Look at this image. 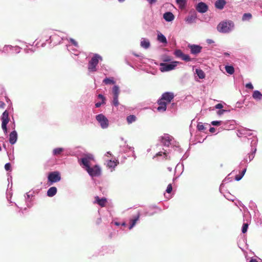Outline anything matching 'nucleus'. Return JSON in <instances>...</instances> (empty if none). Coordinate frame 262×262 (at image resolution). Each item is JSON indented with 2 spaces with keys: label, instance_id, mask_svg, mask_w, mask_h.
I'll list each match as a JSON object with an SVG mask.
<instances>
[{
  "label": "nucleus",
  "instance_id": "39",
  "mask_svg": "<svg viewBox=\"0 0 262 262\" xmlns=\"http://www.w3.org/2000/svg\"><path fill=\"white\" fill-rule=\"evenodd\" d=\"M221 121H213L211 122V124L215 126H219L221 124Z\"/></svg>",
  "mask_w": 262,
  "mask_h": 262
},
{
  "label": "nucleus",
  "instance_id": "24",
  "mask_svg": "<svg viewBox=\"0 0 262 262\" xmlns=\"http://www.w3.org/2000/svg\"><path fill=\"white\" fill-rule=\"evenodd\" d=\"M195 72L200 78L203 79L205 77V74L202 70L196 69Z\"/></svg>",
  "mask_w": 262,
  "mask_h": 262
},
{
  "label": "nucleus",
  "instance_id": "22",
  "mask_svg": "<svg viewBox=\"0 0 262 262\" xmlns=\"http://www.w3.org/2000/svg\"><path fill=\"white\" fill-rule=\"evenodd\" d=\"M140 45L144 49H148L150 46V42L148 39H143L141 41Z\"/></svg>",
  "mask_w": 262,
  "mask_h": 262
},
{
  "label": "nucleus",
  "instance_id": "13",
  "mask_svg": "<svg viewBox=\"0 0 262 262\" xmlns=\"http://www.w3.org/2000/svg\"><path fill=\"white\" fill-rule=\"evenodd\" d=\"M158 107L157 108L158 111L160 112H164L166 110L167 103L165 101H163L162 99H160L158 101Z\"/></svg>",
  "mask_w": 262,
  "mask_h": 262
},
{
  "label": "nucleus",
  "instance_id": "47",
  "mask_svg": "<svg viewBox=\"0 0 262 262\" xmlns=\"http://www.w3.org/2000/svg\"><path fill=\"white\" fill-rule=\"evenodd\" d=\"M5 106V103L3 101H0V108H4Z\"/></svg>",
  "mask_w": 262,
  "mask_h": 262
},
{
  "label": "nucleus",
  "instance_id": "16",
  "mask_svg": "<svg viewBox=\"0 0 262 262\" xmlns=\"http://www.w3.org/2000/svg\"><path fill=\"white\" fill-rule=\"evenodd\" d=\"M95 201L94 203H97L101 207H103L106 205L107 200L105 198L100 199L99 196H96L95 197Z\"/></svg>",
  "mask_w": 262,
  "mask_h": 262
},
{
  "label": "nucleus",
  "instance_id": "57",
  "mask_svg": "<svg viewBox=\"0 0 262 262\" xmlns=\"http://www.w3.org/2000/svg\"><path fill=\"white\" fill-rule=\"evenodd\" d=\"M118 1H119V2H122L124 1V0H118Z\"/></svg>",
  "mask_w": 262,
  "mask_h": 262
},
{
  "label": "nucleus",
  "instance_id": "21",
  "mask_svg": "<svg viewBox=\"0 0 262 262\" xmlns=\"http://www.w3.org/2000/svg\"><path fill=\"white\" fill-rule=\"evenodd\" d=\"M252 97L254 99L256 100H260L262 99V94L259 91L257 90L254 91L253 92Z\"/></svg>",
  "mask_w": 262,
  "mask_h": 262
},
{
  "label": "nucleus",
  "instance_id": "29",
  "mask_svg": "<svg viewBox=\"0 0 262 262\" xmlns=\"http://www.w3.org/2000/svg\"><path fill=\"white\" fill-rule=\"evenodd\" d=\"M113 96L119 97L120 91L119 88L117 85H115L113 88Z\"/></svg>",
  "mask_w": 262,
  "mask_h": 262
},
{
  "label": "nucleus",
  "instance_id": "56",
  "mask_svg": "<svg viewBox=\"0 0 262 262\" xmlns=\"http://www.w3.org/2000/svg\"><path fill=\"white\" fill-rule=\"evenodd\" d=\"M224 54L226 55V56H229V54L228 53H225Z\"/></svg>",
  "mask_w": 262,
  "mask_h": 262
},
{
  "label": "nucleus",
  "instance_id": "1",
  "mask_svg": "<svg viewBox=\"0 0 262 262\" xmlns=\"http://www.w3.org/2000/svg\"><path fill=\"white\" fill-rule=\"evenodd\" d=\"M234 24L232 21H223L220 23L217 27V30L222 33H227L232 30Z\"/></svg>",
  "mask_w": 262,
  "mask_h": 262
},
{
  "label": "nucleus",
  "instance_id": "40",
  "mask_svg": "<svg viewBox=\"0 0 262 262\" xmlns=\"http://www.w3.org/2000/svg\"><path fill=\"white\" fill-rule=\"evenodd\" d=\"M98 97L102 100V103H105V98L102 94H99Z\"/></svg>",
  "mask_w": 262,
  "mask_h": 262
},
{
  "label": "nucleus",
  "instance_id": "2",
  "mask_svg": "<svg viewBox=\"0 0 262 262\" xmlns=\"http://www.w3.org/2000/svg\"><path fill=\"white\" fill-rule=\"evenodd\" d=\"M99 60H102V57L98 54L94 55L89 62L88 70L90 72H95L97 71L96 66L98 65Z\"/></svg>",
  "mask_w": 262,
  "mask_h": 262
},
{
  "label": "nucleus",
  "instance_id": "15",
  "mask_svg": "<svg viewBox=\"0 0 262 262\" xmlns=\"http://www.w3.org/2000/svg\"><path fill=\"white\" fill-rule=\"evenodd\" d=\"M140 216V214L139 212H138L132 219L130 220L129 221V229L130 230L132 229L136 225V223L138 221H139Z\"/></svg>",
  "mask_w": 262,
  "mask_h": 262
},
{
  "label": "nucleus",
  "instance_id": "50",
  "mask_svg": "<svg viewBox=\"0 0 262 262\" xmlns=\"http://www.w3.org/2000/svg\"><path fill=\"white\" fill-rule=\"evenodd\" d=\"M150 4H152L157 2V0H147Z\"/></svg>",
  "mask_w": 262,
  "mask_h": 262
},
{
  "label": "nucleus",
  "instance_id": "14",
  "mask_svg": "<svg viewBox=\"0 0 262 262\" xmlns=\"http://www.w3.org/2000/svg\"><path fill=\"white\" fill-rule=\"evenodd\" d=\"M188 47L190 49L191 53L192 54H197L201 52L202 47L199 45H189Z\"/></svg>",
  "mask_w": 262,
  "mask_h": 262
},
{
  "label": "nucleus",
  "instance_id": "18",
  "mask_svg": "<svg viewBox=\"0 0 262 262\" xmlns=\"http://www.w3.org/2000/svg\"><path fill=\"white\" fill-rule=\"evenodd\" d=\"M226 2L225 0H217L214 4L215 7L218 9L222 10L225 5Z\"/></svg>",
  "mask_w": 262,
  "mask_h": 262
},
{
  "label": "nucleus",
  "instance_id": "10",
  "mask_svg": "<svg viewBox=\"0 0 262 262\" xmlns=\"http://www.w3.org/2000/svg\"><path fill=\"white\" fill-rule=\"evenodd\" d=\"M174 95L173 93L169 92H166L162 94V97L160 99H162L163 101L168 104L173 99Z\"/></svg>",
  "mask_w": 262,
  "mask_h": 262
},
{
  "label": "nucleus",
  "instance_id": "36",
  "mask_svg": "<svg viewBox=\"0 0 262 262\" xmlns=\"http://www.w3.org/2000/svg\"><path fill=\"white\" fill-rule=\"evenodd\" d=\"M162 142L166 146H169V145L170 144L169 140L166 139L164 138H162Z\"/></svg>",
  "mask_w": 262,
  "mask_h": 262
},
{
  "label": "nucleus",
  "instance_id": "6",
  "mask_svg": "<svg viewBox=\"0 0 262 262\" xmlns=\"http://www.w3.org/2000/svg\"><path fill=\"white\" fill-rule=\"evenodd\" d=\"M96 119L100 123V126L102 128H106L108 127V120L104 115L101 114H99L96 116Z\"/></svg>",
  "mask_w": 262,
  "mask_h": 262
},
{
  "label": "nucleus",
  "instance_id": "46",
  "mask_svg": "<svg viewBox=\"0 0 262 262\" xmlns=\"http://www.w3.org/2000/svg\"><path fill=\"white\" fill-rule=\"evenodd\" d=\"M104 103H102L101 102H97L95 104L96 107L98 108L102 104H103Z\"/></svg>",
  "mask_w": 262,
  "mask_h": 262
},
{
  "label": "nucleus",
  "instance_id": "7",
  "mask_svg": "<svg viewBox=\"0 0 262 262\" xmlns=\"http://www.w3.org/2000/svg\"><path fill=\"white\" fill-rule=\"evenodd\" d=\"M86 171L92 177H98L100 176L101 172L100 167L97 165H95L93 167H88Z\"/></svg>",
  "mask_w": 262,
  "mask_h": 262
},
{
  "label": "nucleus",
  "instance_id": "23",
  "mask_svg": "<svg viewBox=\"0 0 262 262\" xmlns=\"http://www.w3.org/2000/svg\"><path fill=\"white\" fill-rule=\"evenodd\" d=\"M176 2L180 9H183L185 7L186 0H176Z\"/></svg>",
  "mask_w": 262,
  "mask_h": 262
},
{
  "label": "nucleus",
  "instance_id": "26",
  "mask_svg": "<svg viewBox=\"0 0 262 262\" xmlns=\"http://www.w3.org/2000/svg\"><path fill=\"white\" fill-rule=\"evenodd\" d=\"M103 82L105 84H114L115 82L114 80V78H106L103 80Z\"/></svg>",
  "mask_w": 262,
  "mask_h": 262
},
{
  "label": "nucleus",
  "instance_id": "37",
  "mask_svg": "<svg viewBox=\"0 0 262 262\" xmlns=\"http://www.w3.org/2000/svg\"><path fill=\"white\" fill-rule=\"evenodd\" d=\"M162 60L164 62H169L171 60V57L168 56H164L162 58Z\"/></svg>",
  "mask_w": 262,
  "mask_h": 262
},
{
  "label": "nucleus",
  "instance_id": "19",
  "mask_svg": "<svg viewBox=\"0 0 262 262\" xmlns=\"http://www.w3.org/2000/svg\"><path fill=\"white\" fill-rule=\"evenodd\" d=\"M163 18L167 21H170L173 20L174 15L170 12H166L163 15Z\"/></svg>",
  "mask_w": 262,
  "mask_h": 262
},
{
  "label": "nucleus",
  "instance_id": "3",
  "mask_svg": "<svg viewBox=\"0 0 262 262\" xmlns=\"http://www.w3.org/2000/svg\"><path fill=\"white\" fill-rule=\"evenodd\" d=\"M179 62L178 61H173L171 63H161L160 64V71L162 72L169 71L173 70Z\"/></svg>",
  "mask_w": 262,
  "mask_h": 262
},
{
  "label": "nucleus",
  "instance_id": "43",
  "mask_svg": "<svg viewBox=\"0 0 262 262\" xmlns=\"http://www.w3.org/2000/svg\"><path fill=\"white\" fill-rule=\"evenodd\" d=\"M70 42L75 46L77 47L78 46V43L77 41H76L74 39L71 38L70 39Z\"/></svg>",
  "mask_w": 262,
  "mask_h": 262
},
{
  "label": "nucleus",
  "instance_id": "48",
  "mask_svg": "<svg viewBox=\"0 0 262 262\" xmlns=\"http://www.w3.org/2000/svg\"><path fill=\"white\" fill-rule=\"evenodd\" d=\"M209 131L211 133H213L215 132V128L214 127H211L209 129Z\"/></svg>",
  "mask_w": 262,
  "mask_h": 262
},
{
  "label": "nucleus",
  "instance_id": "17",
  "mask_svg": "<svg viewBox=\"0 0 262 262\" xmlns=\"http://www.w3.org/2000/svg\"><path fill=\"white\" fill-rule=\"evenodd\" d=\"M17 135L15 130L12 132L9 135V142L11 144H14L17 141Z\"/></svg>",
  "mask_w": 262,
  "mask_h": 262
},
{
  "label": "nucleus",
  "instance_id": "9",
  "mask_svg": "<svg viewBox=\"0 0 262 262\" xmlns=\"http://www.w3.org/2000/svg\"><path fill=\"white\" fill-rule=\"evenodd\" d=\"M92 160H93V157L91 154L86 155L81 159V162L86 167V170L88 167H90V162Z\"/></svg>",
  "mask_w": 262,
  "mask_h": 262
},
{
  "label": "nucleus",
  "instance_id": "53",
  "mask_svg": "<svg viewBox=\"0 0 262 262\" xmlns=\"http://www.w3.org/2000/svg\"><path fill=\"white\" fill-rule=\"evenodd\" d=\"M249 262H258L256 259L252 258Z\"/></svg>",
  "mask_w": 262,
  "mask_h": 262
},
{
  "label": "nucleus",
  "instance_id": "4",
  "mask_svg": "<svg viewBox=\"0 0 262 262\" xmlns=\"http://www.w3.org/2000/svg\"><path fill=\"white\" fill-rule=\"evenodd\" d=\"M1 120L2 121V128L4 130V132L5 134H7V125L10 121V119L9 117V113L7 111H5L2 115L1 117Z\"/></svg>",
  "mask_w": 262,
  "mask_h": 262
},
{
  "label": "nucleus",
  "instance_id": "42",
  "mask_svg": "<svg viewBox=\"0 0 262 262\" xmlns=\"http://www.w3.org/2000/svg\"><path fill=\"white\" fill-rule=\"evenodd\" d=\"M246 87L248 89H251V90H253V85L251 83H247L246 84Z\"/></svg>",
  "mask_w": 262,
  "mask_h": 262
},
{
  "label": "nucleus",
  "instance_id": "38",
  "mask_svg": "<svg viewBox=\"0 0 262 262\" xmlns=\"http://www.w3.org/2000/svg\"><path fill=\"white\" fill-rule=\"evenodd\" d=\"M172 187L171 184H170L167 186L166 191L167 193H170L172 191Z\"/></svg>",
  "mask_w": 262,
  "mask_h": 262
},
{
  "label": "nucleus",
  "instance_id": "44",
  "mask_svg": "<svg viewBox=\"0 0 262 262\" xmlns=\"http://www.w3.org/2000/svg\"><path fill=\"white\" fill-rule=\"evenodd\" d=\"M242 178H243V176L241 174H237L235 176V180L238 181L241 180Z\"/></svg>",
  "mask_w": 262,
  "mask_h": 262
},
{
  "label": "nucleus",
  "instance_id": "11",
  "mask_svg": "<svg viewBox=\"0 0 262 262\" xmlns=\"http://www.w3.org/2000/svg\"><path fill=\"white\" fill-rule=\"evenodd\" d=\"M196 10L200 13H204L206 12L208 10V6L203 2H200L198 4L196 7Z\"/></svg>",
  "mask_w": 262,
  "mask_h": 262
},
{
  "label": "nucleus",
  "instance_id": "8",
  "mask_svg": "<svg viewBox=\"0 0 262 262\" xmlns=\"http://www.w3.org/2000/svg\"><path fill=\"white\" fill-rule=\"evenodd\" d=\"M174 55L178 58H181L185 61H190L191 60V58L188 55L184 54L181 50H176L174 52Z\"/></svg>",
  "mask_w": 262,
  "mask_h": 262
},
{
  "label": "nucleus",
  "instance_id": "54",
  "mask_svg": "<svg viewBox=\"0 0 262 262\" xmlns=\"http://www.w3.org/2000/svg\"><path fill=\"white\" fill-rule=\"evenodd\" d=\"M122 226H125L126 225V223L125 222H123L122 223Z\"/></svg>",
  "mask_w": 262,
  "mask_h": 262
},
{
  "label": "nucleus",
  "instance_id": "25",
  "mask_svg": "<svg viewBox=\"0 0 262 262\" xmlns=\"http://www.w3.org/2000/svg\"><path fill=\"white\" fill-rule=\"evenodd\" d=\"M225 69L226 72L229 74H233L234 72V68L232 66H226Z\"/></svg>",
  "mask_w": 262,
  "mask_h": 262
},
{
  "label": "nucleus",
  "instance_id": "35",
  "mask_svg": "<svg viewBox=\"0 0 262 262\" xmlns=\"http://www.w3.org/2000/svg\"><path fill=\"white\" fill-rule=\"evenodd\" d=\"M197 128L199 131H203L206 129L204 125L202 123L198 124L197 125Z\"/></svg>",
  "mask_w": 262,
  "mask_h": 262
},
{
  "label": "nucleus",
  "instance_id": "51",
  "mask_svg": "<svg viewBox=\"0 0 262 262\" xmlns=\"http://www.w3.org/2000/svg\"><path fill=\"white\" fill-rule=\"evenodd\" d=\"M246 171V168L242 170V171L241 172V174L243 177V176H244V175L245 174V173Z\"/></svg>",
  "mask_w": 262,
  "mask_h": 262
},
{
  "label": "nucleus",
  "instance_id": "28",
  "mask_svg": "<svg viewBox=\"0 0 262 262\" xmlns=\"http://www.w3.org/2000/svg\"><path fill=\"white\" fill-rule=\"evenodd\" d=\"M127 122L128 124H131L136 120V117L134 115H129L126 118Z\"/></svg>",
  "mask_w": 262,
  "mask_h": 262
},
{
  "label": "nucleus",
  "instance_id": "5",
  "mask_svg": "<svg viewBox=\"0 0 262 262\" xmlns=\"http://www.w3.org/2000/svg\"><path fill=\"white\" fill-rule=\"evenodd\" d=\"M48 181L50 184L59 182L61 180V176L59 172L53 171L49 173L48 177Z\"/></svg>",
  "mask_w": 262,
  "mask_h": 262
},
{
  "label": "nucleus",
  "instance_id": "32",
  "mask_svg": "<svg viewBox=\"0 0 262 262\" xmlns=\"http://www.w3.org/2000/svg\"><path fill=\"white\" fill-rule=\"evenodd\" d=\"M63 151V149L62 148H55L53 151V154L54 155H59Z\"/></svg>",
  "mask_w": 262,
  "mask_h": 262
},
{
  "label": "nucleus",
  "instance_id": "20",
  "mask_svg": "<svg viewBox=\"0 0 262 262\" xmlns=\"http://www.w3.org/2000/svg\"><path fill=\"white\" fill-rule=\"evenodd\" d=\"M57 193V188L55 187H50L48 191L47 195L49 197H52L55 195Z\"/></svg>",
  "mask_w": 262,
  "mask_h": 262
},
{
  "label": "nucleus",
  "instance_id": "58",
  "mask_svg": "<svg viewBox=\"0 0 262 262\" xmlns=\"http://www.w3.org/2000/svg\"><path fill=\"white\" fill-rule=\"evenodd\" d=\"M115 224H116V225H119V223H117V222H116V223H115Z\"/></svg>",
  "mask_w": 262,
  "mask_h": 262
},
{
  "label": "nucleus",
  "instance_id": "12",
  "mask_svg": "<svg viewBox=\"0 0 262 262\" xmlns=\"http://www.w3.org/2000/svg\"><path fill=\"white\" fill-rule=\"evenodd\" d=\"M196 18V13L194 11H193L189 13V15L185 18V20L187 23L190 24L195 23Z\"/></svg>",
  "mask_w": 262,
  "mask_h": 262
},
{
  "label": "nucleus",
  "instance_id": "31",
  "mask_svg": "<svg viewBox=\"0 0 262 262\" xmlns=\"http://www.w3.org/2000/svg\"><path fill=\"white\" fill-rule=\"evenodd\" d=\"M251 18H252V15L251 13H245V14H244V15L243 16L242 20L243 21L249 20Z\"/></svg>",
  "mask_w": 262,
  "mask_h": 262
},
{
  "label": "nucleus",
  "instance_id": "59",
  "mask_svg": "<svg viewBox=\"0 0 262 262\" xmlns=\"http://www.w3.org/2000/svg\"><path fill=\"white\" fill-rule=\"evenodd\" d=\"M107 154L108 155H111V154H110V152H107Z\"/></svg>",
  "mask_w": 262,
  "mask_h": 262
},
{
  "label": "nucleus",
  "instance_id": "33",
  "mask_svg": "<svg viewBox=\"0 0 262 262\" xmlns=\"http://www.w3.org/2000/svg\"><path fill=\"white\" fill-rule=\"evenodd\" d=\"M113 104L115 106H117L119 104L118 101V97L113 96Z\"/></svg>",
  "mask_w": 262,
  "mask_h": 262
},
{
  "label": "nucleus",
  "instance_id": "30",
  "mask_svg": "<svg viewBox=\"0 0 262 262\" xmlns=\"http://www.w3.org/2000/svg\"><path fill=\"white\" fill-rule=\"evenodd\" d=\"M118 163V162H117V160L116 161L110 160L108 161L107 165L109 167L114 168L117 165Z\"/></svg>",
  "mask_w": 262,
  "mask_h": 262
},
{
  "label": "nucleus",
  "instance_id": "52",
  "mask_svg": "<svg viewBox=\"0 0 262 262\" xmlns=\"http://www.w3.org/2000/svg\"><path fill=\"white\" fill-rule=\"evenodd\" d=\"M225 112V110H220L218 112V114L221 115V114H222L224 112Z\"/></svg>",
  "mask_w": 262,
  "mask_h": 262
},
{
  "label": "nucleus",
  "instance_id": "55",
  "mask_svg": "<svg viewBox=\"0 0 262 262\" xmlns=\"http://www.w3.org/2000/svg\"><path fill=\"white\" fill-rule=\"evenodd\" d=\"M161 155H162V154H161V152H160L157 154V156H161Z\"/></svg>",
  "mask_w": 262,
  "mask_h": 262
},
{
  "label": "nucleus",
  "instance_id": "41",
  "mask_svg": "<svg viewBox=\"0 0 262 262\" xmlns=\"http://www.w3.org/2000/svg\"><path fill=\"white\" fill-rule=\"evenodd\" d=\"M5 168L7 171L10 170L11 168V164L9 163L6 164L5 165Z\"/></svg>",
  "mask_w": 262,
  "mask_h": 262
},
{
  "label": "nucleus",
  "instance_id": "34",
  "mask_svg": "<svg viewBox=\"0 0 262 262\" xmlns=\"http://www.w3.org/2000/svg\"><path fill=\"white\" fill-rule=\"evenodd\" d=\"M248 223H244L242 227V232L243 233H245L247 232L248 228Z\"/></svg>",
  "mask_w": 262,
  "mask_h": 262
},
{
  "label": "nucleus",
  "instance_id": "49",
  "mask_svg": "<svg viewBox=\"0 0 262 262\" xmlns=\"http://www.w3.org/2000/svg\"><path fill=\"white\" fill-rule=\"evenodd\" d=\"M207 42L208 43V44H211V43H214V41L211 39H208L207 40Z\"/></svg>",
  "mask_w": 262,
  "mask_h": 262
},
{
  "label": "nucleus",
  "instance_id": "45",
  "mask_svg": "<svg viewBox=\"0 0 262 262\" xmlns=\"http://www.w3.org/2000/svg\"><path fill=\"white\" fill-rule=\"evenodd\" d=\"M215 108L221 109L223 107V105L221 103H218L215 106Z\"/></svg>",
  "mask_w": 262,
  "mask_h": 262
},
{
  "label": "nucleus",
  "instance_id": "27",
  "mask_svg": "<svg viewBox=\"0 0 262 262\" xmlns=\"http://www.w3.org/2000/svg\"><path fill=\"white\" fill-rule=\"evenodd\" d=\"M158 40L162 43H167V39L164 35L161 33H159L158 35Z\"/></svg>",
  "mask_w": 262,
  "mask_h": 262
}]
</instances>
